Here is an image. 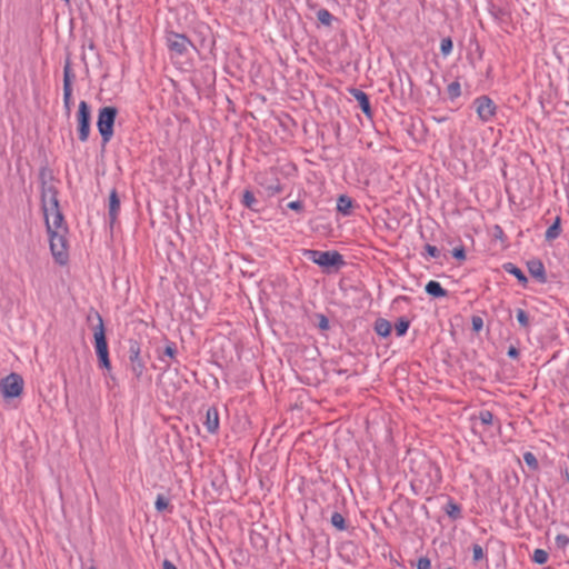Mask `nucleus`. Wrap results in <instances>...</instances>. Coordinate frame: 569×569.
I'll list each match as a JSON object with an SVG mask.
<instances>
[{
  "label": "nucleus",
  "instance_id": "obj_1",
  "mask_svg": "<svg viewBox=\"0 0 569 569\" xmlns=\"http://www.w3.org/2000/svg\"><path fill=\"white\" fill-rule=\"evenodd\" d=\"M41 202L48 232L67 231L59 209L58 191L53 184H42Z\"/></svg>",
  "mask_w": 569,
  "mask_h": 569
},
{
  "label": "nucleus",
  "instance_id": "obj_2",
  "mask_svg": "<svg viewBox=\"0 0 569 569\" xmlns=\"http://www.w3.org/2000/svg\"><path fill=\"white\" fill-rule=\"evenodd\" d=\"M118 114L116 107H103L99 109L97 128L101 136L102 143L107 144L113 137V126Z\"/></svg>",
  "mask_w": 569,
  "mask_h": 569
},
{
  "label": "nucleus",
  "instance_id": "obj_3",
  "mask_svg": "<svg viewBox=\"0 0 569 569\" xmlns=\"http://www.w3.org/2000/svg\"><path fill=\"white\" fill-rule=\"evenodd\" d=\"M98 323L93 327L94 349L98 356L99 365L107 370H110L111 363L109 359V349L106 339L103 320L100 315H97Z\"/></svg>",
  "mask_w": 569,
  "mask_h": 569
},
{
  "label": "nucleus",
  "instance_id": "obj_4",
  "mask_svg": "<svg viewBox=\"0 0 569 569\" xmlns=\"http://www.w3.org/2000/svg\"><path fill=\"white\" fill-rule=\"evenodd\" d=\"M305 257L322 268L343 264L342 256L337 251L306 250Z\"/></svg>",
  "mask_w": 569,
  "mask_h": 569
},
{
  "label": "nucleus",
  "instance_id": "obj_5",
  "mask_svg": "<svg viewBox=\"0 0 569 569\" xmlns=\"http://www.w3.org/2000/svg\"><path fill=\"white\" fill-rule=\"evenodd\" d=\"M23 389V380L18 373H10L0 381V390L4 398L19 397Z\"/></svg>",
  "mask_w": 569,
  "mask_h": 569
},
{
  "label": "nucleus",
  "instance_id": "obj_6",
  "mask_svg": "<svg viewBox=\"0 0 569 569\" xmlns=\"http://www.w3.org/2000/svg\"><path fill=\"white\" fill-rule=\"evenodd\" d=\"M167 46L171 53L176 56H183L192 48V42L181 33L169 32L167 34Z\"/></svg>",
  "mask_w": 569,
  "mask_h": 569
},
{
  "label": "nucleus",
  "instance_id": "obj_7",
  "mask_svg": "<svg viewBox=\"0 0 569 569\" xmlns=\"http://www.w3.org/2000/svg\"><path fill=\"white\" fill-rule=\"evenodd\" d=\"M78 119V137L79 140L86 142L90 134V109L86 101H80L77 114Z\"/></svg>",
  "mask_w": 569,
  "mask_h": 569
},
{
  "label": "nucleus",
  "instance_id": "obj_8",
  "mask_svg": "<svg viewBox=\"0 0 569 569\" xmlns=\"http://www.w3.org/2000/svg\"><path fill=\"white\" fill-rule=\"evenodd\" d=\"M66 232L67 231L48 232L51 252L59 263H63L67 259Z\"/></svg>",
  "mask_w": 569,
  "mask_h": 569
},
{
  "label": "nucleus",
  "instance_id": "obj_9",
  "mask_svg": "<svg viewBox=\"0 0 569 569\" xmlns=\"http://www.w3.org/2000/svg\"><path fill=\"white\" fill-rule=\"evenodd\" d=\"M476 112L482 122L490 121L496 114L497 107L488 96H481L473 101Z\"/></svg>",
  "mask_w": 569,
  "mask_h": 569
},
{
  "label": "nucleus",
  "instance_id": "obj_10",
  "mask_svg": "<svg viewBox=\"0 0 569 569\" xmlns=\"http://www.w3.org/2000/svg\"><path fill=\"white\" fill-rule=\"evenodd\" d=\"M129 352H130L129 359H130V365H131V371L137 379H140L143 376V372L146 369L144 362L142 361V359L140 357V348L132 346L130 348Z\"/></svg>",
  "mask_w": 569,
  "mask_h": 569
},
{
  "label": "nucleus",
  "instance_id": "obj_11",
  "mask_svg": "<svg viewBox=\"0 0 569 569\" xmlns=\"http://www.w3.org/2000/svg\"><path fill=\"white\" fill-rule=\"evenodd\" d=\"M71 101H72V83L70 78V68L69 66L64 67V74H63V103L64 108L69 111L71 108Z\"/></svg>",
  "mask_w": 569,
  "mask_h": 569
},
{
  "label": "nucleus",
  "instance_id": "obj_12",
  "mask_svg": "<svg viewBox=\"0 0 569 569\" xmlns=\"http://www.w3.org/2000/svg\"><path fill=\"white\" fill-rule=\"evenodd\" d=\"M350 93L356 99V101L359 103V107L361 108L362 112L366 116L370 117L371 116V107H370V101H369L367 93L359 89H351Z\"/></svg>",
  "mask_w": 569,
  "mask_h": 569
},
{
  "label": "nucleus",
  "instance_id": "obj_13",
  "mask_svg": "<svg viewBox=\"0 0 569 569\" xmlns=\"http://www.w3.org/2000/svg\"><path fill=\"white\" fill-rule=\"evenodd\" d=\"M120 211V200L117 191L112 190L109 197V219L110 223L113 224L118 218Z\"/></svg>",
  "mask_w": 569,
  "mask_h": 569
},
{
  "label": "nucleus",
  "instance_id": "obj_14",
  "mask_svg": "<svg viewBox=\"0 0 569 569\" xmlns=\"http://www.w3.org/2000/svg\"><path fill=\"white\" fill-rule=\"evenodd\" d=\"M204 426L208 432L214 433L219 429V416L214 408L207 410Z\"/></svg>",
  "mask_w": 569,
  "mask_h": 569
},
{
  "label": "nucleus",
  "instance_id": "obj_15",
  "mask_svg": "<svg viewBox=\"0 0 569 569\" xmlns=\"http://www.w3.org/2000/svg\"><path fill=\"white\" fill-rule=\"evenodd\" d=\"M528 269H529V272L530 274L540 280V281H545L546 280V270H545V266L542 264L541 261L539 260H531L528 262Z\"/></svg>",
  "mask_w": 569,
  "mask_h": 569
},
{
  "label": "nucleus",
  "instance_id": "obj_16",
  "mask_svg": "<svg viewBox=\"0 0 569 569\" xmlns=\"http://www.w3.org/2000/svg\"><path fill=\"white\" fill-rule=\"evenodd\" d=\"M426 292L435 298H445L448 292L438 281L430 280L425 288Z\"/></svg>",
  "mask_w": 569,
  "mask_h": 569
},
{
  "label": "nucleus",
  "instance_id": "obj_17",
  "mask_svg": "<svg viewBox=\"0 0 569 569\" xmlns=\"http://www.w3.org/2000/svg\"><path fill=\"white\" fill-rule=\"evenodd\" d=\"M560 222H561L560 217H556L553 223L546 231L545 237H546L547 241H552L560 236V233H561Z\"/></svg>",
  "mask_w": 569,
  "mask_h": 569
},
{
  "label": "nucleus",
  "instance_id": "obj_18",
  "mask_svg": "<svg viewBox=\"0 0 569 569\" xmlns=\"http://www.w3.org/2000/svg\"><path fill=\"white\" fill-rule=\"evenodd\" d=\"M375 330L377 335L386 338L391 332V323L388 320L380 318L375 323Z\"/></svg>",
  "mask_w": 569,
  "mask_h": 569
},
{
  "label": "nucleus",
  "instance_id": "obj_19",
  "mask_svg": "<svg viewBox=\"0 0 569 569\" xmlns=\"http://www.w3.org/2000/svg\"><path fill=\"white\" fill-rule=\"evenodd\" d=\"M352 207V200L347 196H340L337 201V210L343 216H349Z\"/></svg>",
  "mask_w": 569,
  "mask_h": 569
},
{
  "label": "nucleus",
  "instance_id": "obj_20",
  "mask_svg": "<svg viewBox=\"0 0 569 569\" xmlns=\"http://www.w3.org/2000/svg\"><path fill=\"white\" fill-rule=\"evenodd\" d=\"M505 270L508 273L515 276L520 282H522V283L527 282V278H526L525 273L515 264H512V263L505 264Z\"/></svg>",
  "mask_w": 569,
  "mask_h": 569
},
{
  "label": "nucleus",
  "instance_id": "obj_21",
  "mask_svg": "<svg viewBox=\"0 0 569 569\" xmlns=\"http://www.w3.org/2000/svg\"><path fill=\"white\" fill-rule=\"evenodd\" d=\"M447 515L452 519H458L461 516V508L453 501H449L446 506Z\"/></svg>",
  "mask_w": 569,
  "mask_h": 569
},
{
  "label": "nucleus",
  "instance_id": "obj_22",
  "mask_svg": "<svg viewBox=\"0 0 569 569\" xmlns=\"http://www.w3.org/2000/svg\"><path fill=\"white\" fill-rule=\"evenodd\" d=\"M331 525L336 527L338 530H345L346 529V520L343 516L339 512H333L331 516Z\"/></svg>",
  "mask_w": 569,
  "mask_h": 569
},
{
  "label": "nucleus",
  "instance_id": "obj_23",
  "mask_svg": "<svg viewBox=\"0 0 569 569\" xmlns=\"http://www.w3.org/2000/svg\"><path fill=\"white\" fill-rule=\"evenodd\" d=\"M317 18L325 26H330L333 20V16L327 9H320L317 12Z\"/></svg>",
  "mask_w": 569,
  "mask_h": 569
},
{
  "label": "nucleus",
  "instance_id": "obj_24",
  "mask_svg": "<svg viewBox=\"0 0 569 569\" xmlns=\"http://www.w3.org/2000/svg\"><path fill=\"white\" fill-rule=\"evenodd\" d=\"M409 325L410 323L408 320H406L403 318L399 319L395 326L397 336L401 337V336L406 335V332L409 329Z\"/></svg>",
  "mask_w": 569,
  "mask_h": 569
},
{
  "label": "nucleus",
  "instance_id": "obj_25",
  "mask_svg": "<svg viewBox=\"0 0 569 569\" xmlns=\"http://www.w3.org/2000/svg\"><path fill=\"white\" fill-rule=\"evenodd\" d=\"M154 507L157 511L162 512L169 508V500L164 496L158 495Z\"/></svg>",
  "mask_w": 569,
  "mask_h": 569
},
{
  "label": "nucleus",
  "instance_id": "obj_26",
  "mask_svg": "<svg viewBox=\"0 0 569 569\" xmlns=\"http://www.w3.org/2000/svg\"><path fill=\"white\" fill-rule=\"evenodd\" d=\"M453 44L450 38H445L441 40L440 50L443 56H449L452 51Z\"/></svg>",
  "mask_w": 569,
  "mask_h": 569
},
{
  "label": "nucleus",
  "instance_id": "obj_27",
  "mask_svg": "<svg viewBox=\"0 0 569 569\" xmlns=\"http://www.w3.org/2000/svg\"><path fill=\"white\" fill-rule=\"evenodd\" d=\"M532 559L535 562L543 565L548 560V553L542 549H536Z\"/></svg>",
  "mask_w": 569,
  "mask_h": 569
},
{
  "label": "nucleus",
  "instance_id": "obj_28",
  "mask_svg": "<svg viewBox=\"0 0 569 569\" xmlns=\"http://www.w3.org/2000/svg\"><path fill=\"white\" fill-rule=\"evenodd\" d=\"M257 202L253 193L251 191H244L243 192V196H242V203L247 207V208H252L253 204Z\"/></svg>",
  "mask_w": 569,
  "mask_h": 569
},
{
  "label": "nucleus",
  "instance_id": "obj_29",
  "mask_svg": "<svg viewBox=\"0 0 569 569\" xmlns=\"http://www.w3.org/2000/svg\"><path fill=\"white\" fill-rule=\"evenodd\" d=\"M479 419H480L481 423L488 426L493 422V415L489 410H481L479 412Z\"/></svg>",
  "mask_w": 569,
  "mask_h": 569
},
{
  "label": "nucleus",
  "instance_id": "obj_30",
  "mask_svg": "<svg viewBox=\"0 0 569 569\" xmlns=\"http://www.w3.org/2000/svg\"><path fill=\"white\" fill-rule=\"evenodd\" d=\"M523 460L531 469L538 468V460L532 452H526L523 455Z\"/></svg>",
  "mask_w": 569,
  "mask_h": 569
},
{
  "label": "nucleus",
  "instance_id": "obj_31",
  "mask_svg": "<svg viewBox=\"0 0 569 569\" xmlns=\"http://www.w3.org/2000/svg\"><path fill=\"white\" fill-rule=\"evenodd\" d=\"M569 545V537L567 535H563V533H559L556 536V546L557 548L559 549H566L567 546Z\"/></svg>",
  "mask_w": 569,
  "mask_h": 569
},
{
  "label": "nucleus",
  "instance_id": "obj_32",
  "mask_svg": "<svg viewBox=\"0 0 569 569\" xmlns=\"http://www.w3.org/2000/svg\"><path fill=\"white\" fill-rule=\"evenodd\" d=\"M448 93H449V96H450L452 99H453V98L459 97V96H460V93H461L459 82H457V81L451 82V83L448 86Z\"/></svg>",
  "mask_w": 569,
  "mask_h": 569
},
{
  "label": "nucleus",
  "instance_id": "obj_33",
  "mask_svg": "<svg viewBox=\"0 0 569 569\" xmlns=\"http://www.w3.org/2000/svg\"><path fill=\"white\" fill-rule=\"evenodd\" d=\"M517 320L525 328L529 326V317L522 309L517 310Z\"/></svg>",
  "mask_w": 569,
  "mask_h": 569
},
{
  "label": "nucleus",
  "instance_id": "obj_34",
  "mask_svg": "<svg viewBox=\"0 0 569 569\" xmlns=\"http://www.w3.org/2000/svg\"><path fill=\"white\" fill-rule=\"evenodd\" d=\"M472 557L475 561H479L485 557L483 549L480 545L472 546Z\"/></svg>",
  "mask_w": 569,
  "mask_h": 569
},
{
  "label": "nucleus",
  "instance_id": "obj_35",
  "mask_svg": "<svg viewBox=\"0 0 569 569\" xmlns=\"http://www.w3.org/2000/svg\"><path fill=\"white\" fill-rule=\"evenodd\" d=\"M431 562L428 558H420L417 562V569H430Z\"/></svg>",
  "mask_w": 569,
  "mask_h": 569
},
{
  "label": "nucleus",
  "instance_id": "obj_36",
  "mask_svg": "<svg viewBox=\"0 0 569 569\" xmlns=\"http://www.w3.org/2000/svg\"><path fill=\"white\" fill-rule=\"evenodd\" d=\"M452 256L458 260H463L466 258L465 249L462 247L455 248L452 250Z\"/></svg>",
  "mask_w": 569,
  "mask_h": 569
},
{
  "label": "nucleus",
  "instance_id": "obj_37",
  "mask_svg": "<svg viewBox=\"0 0 569 569\" xmlns=\"http://www.w3.org/2000/svg\"><path fill=\"white\" fill-rule=\"evenodd\" d=\"M426 251L432 258H437L439 256V250L435 246L427 244L426 246Z\"/></svg>",
  "mask_w": 569,
  "mask_h": 569
},
{
  "label": "nucleus",
  "instance_id": "obj_38",
  "mask_svg": "<svg viewBox=\"0 0 569 569\" xmlns=\"http://www.w3.org/2000/svg\"><path fill=\"white\" fill-rule=\"evenodd\" d=\"M267 189L272 193H280L282 191V187L280 186V183L277 181L276 183H272L270 186L267 187Z\"/></svg>",
  "mask_w": 569,
  "mask_h": 569
},
{
  "label": "nucleus",
  "instance_id": "obj_39",
  "mask_svg": "<svg viewBox=\"0 0 569 569\" xmlns=\"http://www.w3.org/2000/svg\"><path fill=\"white\" fill-rule=\"evenodd\" d=\"M483 326V321L480 317L472 318V327L476 331H479Z\"/></svg>",
  "mask_w": 569,
  "mask_h": 569
},
{
  "label": "nucleus",
  "instance_id": "obj_40",
  "mask_svg": "<svg viewBox=\"0 0 569 569\" xmlns=\"http://www.w3.org/2000/svg\"><path fill=\"white\" fill-rule=\"evenodd\" d=\"M287 207L295 211H301L302 210V203L300 201H291L287 204Z\"/></svg>",
  "mask_w": 569,
  "mask_h": 569
},
{
  "label": "nucleus",
  "instance_id": "obj_41",
  "mask_svg": "<svg viewBox=\"0 0 569 569\" xmlns=\"http://www.w3.org/2000/svg\"><path fill=\"white\" fill-rule=\"evenodd\" d=\"M164 356H168L170 358H173L174 355H176V348L173 347V345H168L166 348H164Z\"/></svg>",
  "mask_w": 569,
  "mask_h": 569
},
{
  "label": "nucleus",
  "instance_id": "obj_42",
  "mask_svg": "<svg viewBox=\"0 0 569 569\" xmlns=\"http://www.w3.org/2000/svg\"><path fill=\"white\" fill-rule=\"evenodd\" d=\"M508 356H509L510 358H513V359L518 358V356H519V351H518V349H517L516 347H513V346L509 347V349H508Z\"/></svg>",
  "mask_w": 569,
  "mask_h": 569
},
{
  "label": "nucleus",
  "instance_id": "obj_43",
  "mask_svg": "<svg viewBox=\"0 0 569 569\" xmlns=\"http://www.w3.org/2000/svg\"><path fill=\"white\" fill-rule=\"evenodd\" d=\"M162 569H177V567L172 561L164 559L162 562Z\"/></svg>",
  "mask_w": 569,
  "mask_h": 569
},
{
  "label": "nucleus",
  "instance_id": "obj_44",
  "mask_svg": "<svg viewBox=\"0 0 569 569\" xmlns=\"http://www.w3.org/2000/svg\"><path fill=\"white\" fill-rule=\"evenodd\" d=\"M319 326H320L321 329H328V320H327V318L321 317Z\"/></svg>",
  "mask_w": 569,
  "mask_h": 569
},
{
  "label": "nucleus",
  "instance_id": "obj_45",
  "mask_svg": "<svg viewBox=\"0 0 569 569\" xmlns=\"http://www.w3.org/2000/svg\"><path fill=\"white\" fill-rule=\"evenodd\" d=\"M563 476H565L566 480L569 482V468L565 469Z\"/></svg>",
  "mask_w": 569,
  "mask_h": 569
},
{
  "label": "nucleus",
  "instance_id": "obj_46",
  "mask_svg": "<svg viewBox=\"0 0 569 569\" xmlns=\"http://www.w3.org/2000/svg\"><path fill=\"white\" fill-rule=\"evenodd\" d=\"M398 299L407 300L408 298L406 296H401Z\"/></svg>",
  "mask_w": 569,
  "mask_h": 569
},
{
  "label": "nucleus",
  "instance_id": "obj_47",
  "mask_svg": "<svg viewBox=\"0 0 569 569\" xmlns=\"http://www.w3.org/2000/svg\"><path fill=\"white\" fill-rule=\"evenodd\" d=\"M67 4L70 2V0H63Z\"/></svg>",
  "mask_w": 569,
  "mask_h": 569
},
{
  "label": "nucleus",
  "instance_id": "obj_48",
  "mask_svg": "<svg viewBox=\"0 0 569 569\" xmlns=\"http://www.w3.org/2000/svg\"><path fill=\"white\" fill-rule=\"evenodd\" d=\"M89 569H96V568L91 567V568H89Z\"/></svg>",
  "mask_w": 569,
  "mask_h": 569
}]
</instances>
